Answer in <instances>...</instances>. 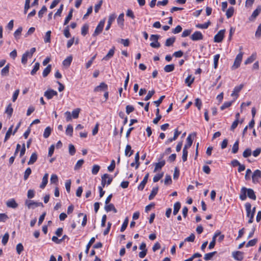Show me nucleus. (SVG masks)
<instances>
[{"label":"nucleus","mask_w":261,"mask_h":261,"mask_svg":"<svg viewBox=\"0 0 261 261\" xmlns=\"http://www.w3.org/2000/svg\"><path fill=\"white\" fill-rule=\"evenodd\" d=\"M247 212V217L249 218L248 220L249 223H252L253 221L254 212H251V205L250 203H246L245 205Z\"/></svg>","instance_id":"obj_1"},{"label":"nucleus","mask_w":261,"mask_h":261,"mask_svg":"<svg viewBox=\"0 0 261 261\" xmlns=\"http://www.w3.org/2000/svg\"><path fill=\"white\" fill-rule=\"evenodd\" d=\"M105 21L106 18H103L100 21L97 26L96 27L94 33L93 34V36L95 37L102 32L105 24Z\"/></svg>","instance_id":"obj_2"},{"label":"nucleus","mask_w":261,"mask_h":261,"mask_svg":"<svg viewBox=\"0 0 261 261\" xmlns=\"http://www.w3.org/2000/svg\"><path fill=\"white\" fill-rule=\"evenodd\" d=\"M243 53L240 52L239 54L237 55L233 64L232 66V69H236L238 68L241 64V63L242 62V59H243Z\"/></svg>","instance_id":"obj_3"},{"label":"nucleus","mask_w":261,"mask_h":261,"mask_svg":"<svg viewBox=\"0 0 261 261\" xmlns=\"http://www.w3.org/2000/svg\"><path fill=\"white\" fill-rule=\"evenodd\" d=\"M112 180V177H111L108 174H104L101 177V186L105 187L106 184L108 185H110Z\"/></svg>","instance_id":"obj_4"},{"label":"nucleus","mask_w":261,"mask_h":261,"mask_svg":"<svg viewBox=\"0 0 261 261\" xmlns=\"http://www.w3.org/2000/svg\"><path fill=\"white\" fill-rule=\"evenodd\" d=\"M25 205L28 206V208H34L35 207H38L40 206H43V204L41 202H37L32 200H27L25 202Z\"/></svg>","instance_id":"obj_5"},{"label":"nucleus","mask_w":261,"mask_h":261,"mask_svg":"<svg viewBox=\"0 0 261 261\" xmlns=\"http://www.w3.org/2000/svg\"><path fill=\"white\" fill-rule=\"evenodd\" d=\"M225 30H221L214 36V42L220 43L222 42L224 37Z\"/></svg>","instance_id":"obj_6"},{"label":"nucleus","mask_w":261,"mask_h":261,"mask_svg":"<svg viewBox=\"0 0 261 261\" xmlns=\"http://www.w3.org/2000/svg\"><path fill=\"white\" fill-rule=\"evenodd\" d=\"M190 39L194 41L201 40L203 39V35L200 31H195L190 36Z\"/></svg>","instance_id":"obj_7"},{"label":"nucleus","mask_w":261,"mask_h":261,"mask_svg":"<svg viewBox=\"0 0 261 261\" xmlns=\"http://www.w3.org/2000/svg\"><path fill=\"white\" fill-rule=\"evenodd\" d=\"M260 178L261 171L258 169L255 170L252 176V182L254 184L257 183Z\"/></svg>","instance_id":"obj_8"},{"label":"nucleus","mask_w":261,"mask_h":261,"mask_svg":"<svg viewBox=\"0 0 261 261\" xmlns=\"http://www.w3.org/2000/svg\"><path fill=\"white\" fill-rule=\"evenodd\" d=\"M108 85L106 83L102 82L100 84L99 86H97L96 87H95L94 91L95 92L105 91L108 90Z\"/></svg>","instance_id":"obj_9"},{"label":"nucleus","mask_w":261,"mask_h":261,"mask_svg":"<svg viewBox=\"0 0 261 261\" xmlns=\"http://www.w3.org/2000/svg\"><path fill=\"white\" fill-rule=\"evenodd\" d=\"M58 93L57 91L49 89L44 92V96H45L48 99H51L54 96L57 95Z\"/></svg>","instance_id":"obj_10"},{"label":"nucleus","mask_w":261,"mask_h":261,"mask_svg":"<svg viewBox=\"0 0 261 261\" xmlns=\"http://www.w3.org/2000/svg\"><path fill=\"white\" fill-rule=\"evenodd\" d=\"M232 254V257L237 260L242 261L244 258V253L241 251H234Z\"/></svg>","instance_id":"obj_11"},{"label":"nucleus","mask_w":261,"mask_h":261,"mask_svg":"<svg viewBox=\"0 0 261 261\" xmlns=\"http://www.w3.org/2000/svg\"><path fill=\"white\" fill-rule=\"evenodd\" d=\"M116 18V15L115 13L111 14L109 16L108 24L106 27V30L108 31L112 25V23Z\"/></svg>","instance_id":"obj_12"},{"label":"nucleus","mask_w":261,"mask_h":261,"mask_svg":"<svg viewBox=\"0 0 261 261\" xmlns=\"http://www.w3.org/2000/svg\"><path fill=\"white\" fill-rule=\"evenodd\" d=\"M220 234V231H216L213 237L212 241L210 242L209 245H208V249H212L214 248L215 244H216V239L218 236Z\"/></svg>","instance_id":"obj_13"},{"label":"nucleus","mask_w":261,"mask_h":261,"mask_svg":"<svg viewBox=\"0 0 261 261\" xmlns=\"http://www.w3.org/2000/svg\"><path fill=\"white\" fill-rule=\"evenodd\" d=\"M148 177H149V173H147L144 176L143 180L141 182L140 185L138 186V189L139 190L142 191L144 189V188L147 182Z\"/></svg>","instance_id":"obj_14"},{"label":"nucleus","mask_w":261,"mask_h":261,"mask_svg":"<svg viewBox=\"0 0 261 261\" xmlns=\"http://www.w3.org/2000/svg\"><path fill=\"white\" fill-rule=\"evenodd\" d=\"M6 205H7V207L13 208H17L18 205L17 203L16 202L15 199L13 198L9 200L8 201H7L6 202Z\"/></svg>","instance_id":"obj_15"},{"label":"nucleus","mask_w":261,"mask_h":261,"mask_svg":"<svg viewBox=\"0 0 261 261\" xmlns=\"http://www.w3.org/2000/svg\"><path fill=\"white\" fill-rule=\"evenodd\" d=\"M243 85L241 84L239 86H236L233 89V90L232 91V93L231 94V96H236V98H237L239 95V93L240 92V91L242 90V89L243 88Z\"/></svg>","instance_id":"obj_16"},{"label":"nucleus","mask_w":261,"mask_h":261,"mask_svg":"<svg viewBox=\"0 0 261 261\" xmlns=\"http://www.w3.org/2000/svg\"><path fill=\"white\" fill-rule=\"evenodd\" d=\"M115 50V46H113L112 48L110 49L106 56L103 58L102 60L108 61L114 55Z\"/></svg>","instance_id":"obj_17"},{"label":"nucleus","mask_w":261,"mask_h":261,"mask_svg":"<svg viewBox=\"0 0 261 261\" xmlns=\"http://www.w3.org/2000/svg\"><path fill=\"white\" fill-rule=\"evenodd\" d=\"M48 174L45 173L42 178L41 184L40 185V188L41 189H43L45 188L48 182Z\"/></svg>","instance_id":"obj_18"},{"label":"nucleus","mask_w":261,"mask_h":261,"mask_svg":"<svg viewBox=\"0 0 261 261\" xmlns=\"http://www.w3.org/2000/svg\"><path fill=\"white\" fill-rule=\"evenodd\" d=\"M105 210L107 212H109L110 211H113L115 213L117 212V211L114 205L112 203L106 204L105 206Z\"/></svg>","instance_id":"obj_19"},{"label":"nucleus","mask_w":261,"mask_h":261,"mask_svg":"<svg viewBox=\"0 0 261 261\" xmlns=\"http://www.w3.org/2000/svg\"><path fill=\"white\" fill-rule=\"evenodd\" d=\"M124 13H121L117 19L118 25L121 28L124 26Z\"/></svg>","instance_id":"obj_20"},{"label":"nucleus","mask_w":261,"mask_h":261,"mask_svg":"<svg viewBox=\"0 0 261 261\" xmlns=\"http://www.w3.org/2000/svg\"><path fill=\"white\" fill-rule=\"evenodd\" d=\"M28 58H32V56L29 53V51H27L22 56L21 63L22 64L25 65L27 64Z\"/></svg>","instance_id":"obj_21"},{"label":"nucleus","mask_w":261,"mask_h":261,"mask_svg":"<svg viewBox=\"0 0 261 261\" xmlns=\"http://www.w3.org/2000/svg\"><path fill=\"white\" fill-rule=\"evenodd\" d=\"M165 165V161L164 160H161L158 163H155L154 172H156L159 169H161Z\"/></svg>","instance_id":"obj_22"},{"label":"nucleus","mask_w":261,"mask_h":261,"mask_svg":"<svg viewBox=\"0 0 261 261\" xmlns=\"http://www.w3.org/2000/svg\"><path fill=\"white\" fill-rule=\"evenodd\" d=\"M159 191L158 187H153L151 191V193L150 194L148 199L149 200H152L155 195L157 194Z\"/></svg>","instance_id":"obj_23"},{"label":"nucleus","mask_w":261,"mask_h":261,"mask_svg":"<svg viewBox=\"0 0 261 261\" xmlns=\"http://www.w3.org/2000/svg\"><path fill=\"white\" fill-rule=\"evenodd\" d=\"M38 158V155L36 152H33L30 158V160L28 163V165H32L36 161H37Z\"/></svg>","instance_id":"obj_24"},{"label":"nucleus","mask_w":261,"mask_h":261,"mask_svg":"<svg viewBox=\"0 0 261 261\" xmlns=\"http://www.w3.org/2000/svg\"><path fill=\"white\" fill-rule=\"evenodd\" d=\"M134 153V150L132 149L131 146L130 145L127 144L126 146L125 149V155L126 156H130Z\"/></svg>","instance_id":"obj_25"},{"label":"nucleus","mask_w":261,"mask_h":261,"mask_svg":"<svg viewBox=\"0 0 261 261\" xmlns=\"http://www.w3.org/2000/svg\"><path fill=\"white\" fill-rule=\"evenodd\" d=\"M89 26L88 24H87V23L84 24L83 25V27H82L81 34L83 36H86L88 34V31H89Z\"/></svg>","instance_id":"obj_26"},{"label":"nucleus","mask_w":261,"mask_h":261,"mask_svg":"<svg viewBox=\"0 0 261 261\" xmlns=\"http://www.w3.org/2000/svg\"><path fill=\"white\" fill-rule=\"evenodd\" d=\"M51 33V32L50 31H48L47 32H46V33L43 37L44 42L45 43H50V42H51V39H50Z\"/></svg>","instance_id":"obj_27"},{"label":"nucleus","mask_w":261,"mask_h":261,"mask_svg":"<svg viewBox=\"0 0 261 261\" xmlns=\"http://www.w3.org/2000/svg\"><path fill=\"white\" fill-rule=\"evenodd\" d=\"M247 196L248 197L253 200L256 199V196L254 191L251 189H247Z\"/></svg>","instance_id":"obj_28"},{"label":"nucleus","mask_w":261,"mask_h":261,"mask_svg":"<svg viewBox=\"0 0 261 261\" xmlns=\"http://www.w3.org/2000/svg\"><path fill=\"white\" fill-rule=\"evenodd\" d=\"M9 64H7L5 67H4L1 70V75L3 76H7L9 74Z\"/></svg>","instance_id":"obj_29"},{"label":"nucleus","mask_w":261,"mask_h":261,"mask_svg":"<svg viewBox=\"0 0 261 261\" xmlns=\"http://www.w3.org/2000/svg\"><path fill=\"white\" fill-rule=\"evenodd\" d=\"M246 191L247 188L245 187H243L241 190V194L240 195V198L242 200H246L247 198L246 196Z\"/></svg>","instance_id":"obj_30"},{"label":"nucleus","mask_w":261,"mask_h":261,"mask_svg":"<svg viewBox=\"0 0 261 261\" xmlns=\"http://www.w3.org/2000/svg\"><path fill=\"white\" fill-rule=\"evenodd\" d=\"M186 141H187V143L185 145L184 148H186V149H188L189 148H190L192 144V143H193V140L191 138V135H189L187 139H186Z\"/></svg>","instance_id":"obj_31"},{"label":"nucleus","mask_w":261,"mask_h":261,"mask_svg":"<svg viewBox=\"0 0 261 261\" xmlns=\"http://www.w3.org/2000/svg\"><path fill=\"white\" fill-rule=\"evenodd\" d=\"M175 37H171L170 38H168L165 42V45L166 46H170L173 45L175 41Z\"/></svg>","instance_id":"obj_32"},{"label":"nucleus","mask_w":261,"mask_h":261,"mask_svg":"<svg viewBox=\"0 0 261 261\" xmlns=\"http://www.w3.org/2000/svg\"><path fill=\"white\" fill-rule=\"evenodd\" d=\"M180 206L181 204L179 202H176V203H174L173 212L174 215H176L178 213L179 210L180 208Z\"/></svg>","instance_id":"obj_33"},{"label":"nucleus","mask_w":261,"mask_h":261,"mask_svg":"<svg viewBox=\"0 0 261 261\" xmlns=\"http://www.w3.org/2000/svg\"><path fill=\"white\" fill-rule=\"evenodd\" d=\"M72 60V57L69 56L63 61V65L66 67H69Z\"/></svg>","instance_id":"obj_34"},{"label":"nucleus","mask_w":261,"mask_h":261,"mask_svg":"<svg viewBox=\"0 0 261 261\" xmlns=\"http://www.w3.org/2000/svg\"><path fill=\"white\" fill-rule=\"evenodd\" d=\"M234 13V8L230 7L226 12V15L227 18H229L232 16Z\"/></svg>","instance_id":"obj_35"},{"label":"nucleus","mask_w":261,"mask_h":261,"mask_svg":"<svg viewBox=\"0 0 261 261\" xmlns=\"http://www.w3.org/2000/svg\"><path fill=\"white\" fill-rule=\"evenodd\" d=\"M13 112V109L12 107V105L11 103H10L7 107L5 113L9 116V117H11L12 115Z\"/></svg>","instance_id":"obj_36"},{"label":"nucleus","mask_w":261,"mask_h":261,"mask_svg":"<svg viewBox=\"0 0 261 261\" xmlns=\"http://www.w3.org/2000/svg\"><path fill=\"white\" fill-rule=\"evenodd\" d=\"M95 239L94 237H92V238H91V239L90 240L89 243H88V244L86 246V250H85V253L86 254H88V252H89V249L90 248V247L91 246V245L94 243V242H95Z\"/></svg>","instance_id":"obj_37"},{"label":"nucleus","mask_w":261,"mask_h":261,"mask_svg":"<svg viewBox=\"0 0 261 261\" xmlns=\"http://www.w3.org/2000/svg\"><path fill=\"white\" fill-rule=\"evenodd\" d=\"M216 253H217L216 251H214L212 252H210V253L205 254L204 256V260H211Z\"/></svg>","instance_id":"obj_38"},{"label":"nucleus","mask_w":261,"mask_h":261,"mask_svg":"<svg viewBox=\"0 0 261 261\" xmlns=\"http://www.w3.org/2000/svg\"><path fill=\"white\" fill-rule=\"evenodd\" d=\"M174 64H169L166 65L164 68V71L166 72H170L174 70Z\"/></svg>","instance_id":"obj_39"},{"label":"nucleus","mask_w":261,"mask_h":261,"mask_svg":"<svg viewBox=\"0 0 261 261\" xmlns=\"http://www.w3.org/2000/svg\"><path fill=\"white\" fill-rule=\"evenodd\" d=\"M261 12V6H259L257 7V8L253 12L251 17H253V18H255Z\"/></svg>","instance_id":"obj_40"},{"label":"nucleus","mask_w":261,"mask_h":261,"mask_svg":"<svg viewBox=\"0 0 261 261\" xmlns=\"http://www.w3.org/2000/svg\"><path fill=\"white\" fill-rule=\"evenodd\" d=\"M256 55L255 54H252L250 57H249L248 58H247L244 63L245 64L247 65L248 64H250L252 63L255 59Z\"/></svg>","instance_id":"obj_41"},{"label":"nucleus","mask_w":261,"mask_h":261,"mask_svg":"<svg viewBox=\"0 0 261 261\" xmlns=\"http://www.w3.org/2000/svg\"><path fill=\"white\" fill-rule=\"evenodd\" d=\"M13 125H11L8 129V131L7 132L5 137L4 139V141L6 142L7 140H8L12 134V129H13Z\"/></svg>","instance_id":"obj_42"},{"label":"nucleus","mask_w":261,"mask_h":261,"mask_svg":"<svg viewBox=\"0 0 261 261\" xmlns=\"http://www.w3.org/2000/svg\"><path fill=\"white\" fill-rule=\"evenodd\" d=\"M51 65H48L43 70L42 75L43 77L47 76L51 71Z\"/></svg>","instance_id":"obj_43"},{"label":"nucleus","mask_w":261,"mask_h":261,"mask_svg":"<svg viewBox=\"0 0 261 261\" xmlns=\"http://www.w3.org/2000/svg\"><path fill=\"white\" fill-rule=\"evenodd\" d=\"M239 140H237L234 144L233 145L232 148V153H236L239 150Z\"/></svg>","instance_id":"obj_44"},{"label":"nucleus","mask_w":261,"mask_h":261,"mask_svg":"<svg viewBox=\"0 0 261 261\" xmlns=\"http://www.w3.org/2000/svg\"><path fill=\"white\" fill-rule=\"evenodd\" d=\"M220 55L216 54L214 56V67L215 69L217 68L218 65V61L220 58Z\"/></svg>","instance_id":"obj_45"},{"label":"nucleus","mask_w":261,"mask_h":261,"mask_svg":"<svg viewBox=\"0 0 261 261\" xmlns=\"http://www.w3.org/2000/svg\"><path fill=\"white\" fill-rule=\"evenodd\" d=\"M73 134V127L71 124L68 125L66 129V134L69 136H72Z\"/></svg>","instance_id":"obj_46"},{"label":"nucleus","mask_w":261,"mask_h":261,"mask_svg":"<svg viewBox=\"0 0 261 261\" xmlns=\"http://www.w3.org/2000/svg\"><path fill=\"white\" fill-rule=\"evenodd\" d=\"M210 24V21L205 22V23H204L203 24L198 23V24L196 25V27L197 28H199V29H207L208 27Z\"/></svg>","instance_id":"obj_47"},{"label":"nucleus","mask_w":261,"mask_h":261,"mask_svg":"<svg viewBox=\"0 0 261 261\" xmlns=\"http://www.w3.org/2000/svg\"><path fill=\"white\" fill-rule=\"evenodd\" d=\"M80 111H81V109L80 108H77V109L73 110L72 112V117L74 119L77 118L79 117Z\"/></svg>","instance_id":"obj_48"},{"label":"nucleus","mask_w":261,"mask_h":261,"mask_svg":"<svg viewBox=\"0 0 261 261\" xmlns=\"http://www.w3.org/2000/svg\"><path fill=\"white\" fill-rule=\"evenodd\" d=\"M40 67V64L38 62H37L35 64L33 69L31 71V74L32 75H35L36 72L39 70Z\"/></svg>","instance_id":"obj_49"},{"label":"nucleus","mask_w":261,"mask_h":261,"mask_svg":"<svg viewBox=\"0 0 261 261\" xmlns=\"http://www.w3.org/2000/svg\"><path fill=\"white\" fill-rule=\"evenodd\" d=\"M72 17V10H71L64 20V25H66L71 19Z\"/></svg>","instance_id":"obj_50"},{"label":"nucleus","mask_w":261,"mask_h":261,"mask_svg":"<svg viewBox=\"0 0 261 261\" xmlns=\"http://www.w3.org/2000/svg\"><path fill=\"white\" fill-rule=\"evenodd\" d=\"M194 80V78L192 77L191 75H189L185 80V83L187 84L188 86L190 87L191 84L193 83Z\"/></svg>","instance_id":"obj_51"},{"label":"nucleus","mask_w":261,"mask_h":261,"mask_svg":"<svg viewBox=\"0 0 261 261\" xmlns=\"http://www.w3.org/2000/svg\"><path fill=\"white\" fill-rule=\"evenodd\" d=\"M51 131V129L50 127L48 126L46 127L43 133L44 138H47L50 136Z\"/></svg>","instance_id":"obj_52"},{"label":"nucleus","mask_w":261,"mask_h":261,"mask_svg":"<svg viewBox=\"0 0 261 261\" xmlns=\"http://www.w3.org/2000/svg\"><path fill=\"white\" fill-rule=\"evenodd\" d=\"M128 219L127 218H126L121 227V228H120L121 232H123L125 230V229L126 228V227L128 225Z\"/></svg>","instance_id":"obj_53"},{"label":"nucleus","mask_w":261,"mask_h":261,"mask_svg":"<svg viewBox=\"0 0 261 261\" xmlns=\"http://www.w3.org/2000/svg\"><path fill=\"white\" fill-rule=\"evenodd\" d=\"M22 31V27H19L14 32V36L16 39L19 38Z\"/></svg>","instance_id":"obj_54"},{"label":"nucleus","mask_w":261,"mask_h":261,"mask_svg":"<svg viewBox=\"0 0 261 261\" xmlns=\"http://www.w3.org/2000/svg\"><path fill=\"white\" fill-rule=\"evenodd\" d=\"M31 173H32L31 169L30 167H28L25 170V171L24 173L23 178L25 180H27L29 178V177L30 175V174H31Z\"/></svg>","instance_id":"obj_55"},{"label":"nucleus","mask_w":261,"mask_h":261,"mask_svg":"<svg viewBox=\"0 0 261 261\" xmlns=\"http://www.w3.org/2000/svg\"><path fill=\"white\" fill-rule=\"evenodd\" d=\"M251 149L250 148L246 149L243 153V156L244 158H248L251 155Z\"/></svg>","instance_id":"obj_56"},{"label":"nucleus","mask_w":261,"mask_h":261,"mask_svg":"<svg viewBox=\"0 0 261 261\" xmlns=\"http://www.w3.org/2000/svg\"><path fill=\"white\" fill-rule=\"evenodd\" d=\"M50 183L57 184L58 182V177L56 174H53L51 175Z\"/></svg>","instance_id":"obj_57"},{"label":"nucleus","mask_w":261,"mask_h":261,"mask_svg":"<svg viewBox=\"0 0 261 261\" xmlns=\"http://www.w3.org/2000/svg\"><path fill=\"white\" fill-rule=\"evenodd\" d=\"M233 101H226L220 107V109L221 110H224V109L229 108L230 106H231Z\"/></svg>","instance_id":"obj_58"},{"label":"nucleus","mask_w":261,"mask_h":261,"mask_svg":"<svg viewBox=\"0 0 261 261\" xmlns=\"http://www.w3.org/2000/svg\"><path fill=\"white\" fill-rule=\"evenodd\" d=\"M257 239H253L251 240H250L246 245V247H249L251 246H254L257 243Z\"/></svg>","instance_id":"obj_59"},{"label":"nucleus","mask_w":261,"mask_h":261,"mask_svg":"<svg viewBox=\"0 0 261 261\" xmlns=\"http://www.w3.org/2000/svg\"><path fill=\"white\" fill-rule=\"evenodd\" d=\"M188 153V149L184 148L182 150V160L184 162L187 160Z\"/></svg>","instance_id":"obj_60"},{"label":"nucleus","mask_w":261,"mask_h":261,"mask_svg":"<svg viewBox=\"0 0 261 261\" xmlns=\"http://www.w3.org/2000/svg\"><path fill=\"white\" fill-rule=\"evenodd\" d=\"M9 238V234L8 232L6 233L3 237L2 243L4 245H6L7 243Z\"/></svg>","instance_id":"obj_61"},{"label":"nucleus","mask_w":261,"mask_h":261,"mask_svg":"<svg viewBox=\"0 0 261 261\" xmlns=\"http://www.w3.org/2000/svg\"><path fill=\"white\" fill-rule=\"evenodd\" d=\"M99 169H100V166L99 165H94L93 166V168L92 169V173L93 175H96L98 173Z\"/></svg>","instance_id":"obj_62"},{"label":"nucleus","mask_w":261,"mask_h":261,"mask_svg":"<svg viewBox=\"0 0 261 261\" xmlns=\"http://www.w3.org/2000/svg\"><path fill=\"white\" fill-rule=\"evenodd\" d=\"M163 175H164L163 173L156 174L153 178V182H158L159 180H160L163 177Z\"/></svg>","instance_id":"obj_63"},{"label":"nucleus","mask_w":261,"mask_h":261,"mask_svg":"<svg viewBox=\"0 0 261 261\" xmlns=\"http://www.w3.org/2000/svg\"><path fill=\"white\" fill-rule=\"evenodd\" d=\"M84 161L83 159L79 160L75 165L74 169L77 170L80 169L82 166L83 164H84Z\"/></svg>","instance_id":"obj_64"}]
</instances>
